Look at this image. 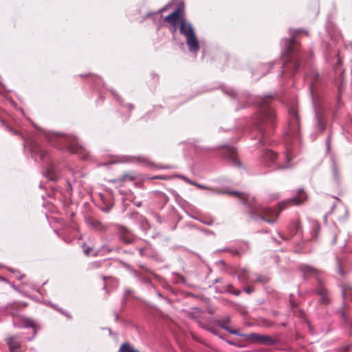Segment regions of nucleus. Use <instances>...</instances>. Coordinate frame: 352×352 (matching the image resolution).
Instances as JSON below:
<instances>
[{
  "label": "nucleus",
  "instance_id": "obj_1",
  "mask_svg": "<svg viewBox=\"0 0 352 352\" xmlns=\"http://www.w3.org/2000/svg\"><path fill=\"white\" fill-rule=\"evenodd\" d=\"M217 193H224V191H218ZM225 193L236 195L239 201L248 208L252 219L263 221L277 218L279 212L285 207L289 205L299 206L307 200V195L303 188L298 189L295 197L279 203L276 208L262 206L257 201L254 196L245 192L232 190L226 191Z\"/></svg>",
  "mask_w": 352,
  "mask_h": 352
},
{
  "label": "nucleus",
  "instance_id": "obj_2",
  "mask_svg": "<svg viewBox=\"0 0 352 352\" xmlns=\"http://www.w3.org/2000/svg\"><path fill=\"white\" fill-rule=\"evenodd\" d=\"M271 98L272 96L268 95L265 97H259L257 99L258 110L252 120V125L258 131L262 142L270 133L274 124V113L269 105Z\"/></svg>",
  "mask_w": 352,
  "mask_h": 352
},
{
  "label": "nucleus",
  "instance_id": "obj_3",
  "mask_svg": "<svg viewBox=\"0 0 352 352\" xmlns=\"http://www.w3.org/2000/svg\"><path fill=\"white\" fill-rule=\"evenodd\" d=\"M179 10L177 9L166 16L164 21L170 23L175 27L174 31L176 26H179L180 34L186 38V42L189 51L196 56L199 50V43L195 30L190 23L186 21L184 18L179 17Z\"/></svg>",
  "mask_w": 352,
  "mask_h": 352
},
{
  "label": "nucleus",
  "instance_id": "obj_4",
  "mask_svg": "<svg viewBox=\"0 0 352 352\" xmlns=\"http://www.w3.org/2000/svg\"><path fill=\"white\" fill-rule=\"evenodd\" d=\"M319 80V73L315 69H311L305 78V83L307 85L311 96L315 118L317 121V127L320 132H322L324 131L326 127V116L322 104L321 98L315 93L316 86Z\"/></svg>",
  "mask_w": 352,
  "mask_h": 352
},
{
  "label": "nucleus",
  "instance_id": "obj_5",
  "mask_svg": "<svg viewBox=\"0 0 352 352\" xmlns=\"http://www.w3.org/2000/svg\"><path fill=\"white\" fill-rule=\"evenodd\" d=\"M283 42L285 45V60L283 63V69L281 75L285 73L294 75L300 66L302 56L297 50L294 36L290 39H285Z\"/></svg>",
  "mask_w": 352,
  "mask_h": 352
},
{
  "label": "nucleus",
  "instance_id": "obj_6",
  "mask_svg": "<svg viewBox=\"0 0 352 352\" xmlns=\"http://www.w3.org/2000/svg\"><path fill=\"white\" fill-rule=\"evenodd\" d=\"M292 151L287 149L286 153L281 157L270 149H265L261 155V162L264 166L274 169L285 170L292 168L294 163Z\"/></svg>",
  "mask_w": 352,
  "mask_h": 352
},
{
  "label": "nucleus",
  "instance_id": "obj_7",
  "mask_svg": "<svg viewBox=\"0 0 352 352\" xmlns=\"http://www.w3.org/2000/svg\"><path fill=\"white\" fill-rule=\"evenodd\" d=\"M31 152L34 157H38L43 162V175L52 181H56L59 177L57 166L50 160L49 154L39 146H32Z\"/></svg>",
  "mask_w": 352,
  "mask_h": 352
},
{
  "label": "nucleus",
  "instance_id": "obj_8",
  "mask_svg": "<svg viewBox=\"0 0 352 352\" xmlns=\"http://www.w3.org/2000/svg\"><path fill=\"white\" fill-rule=\"evenodd\" d=\"M289 126L287 131L288 137H295L298 135L300 130V120L296 110L292 109L289 111Z\"/></svg>",
  "mask_w": 352,
  "mask_h": 352
},
{
  "label": "nucleus",
  "instance_id": "obj_9",
  "mask_svg": "<svg viewBox=\"0 0 352 352\" xmlns=\"http://www.w3.org/2000/svg\"><path fill=\"white\" fill-rule=\"evenodd\" d=\"M68 148L71 152L78 154L85 160L87 159L88 152L82 146L78 145V142L76 140H72L71 144L68 145Z\"/></svg>",
  "mask_w": 352,
  "mask_h": 352
},
{
  "label": "nucleus",
  "instance_id": "obj_10",
  "mask_svg": "<svg viewBox=\"0 0 352 352\" xmlns=\"http://www.w3.org/2000/svg\"><path fill=\"white\" fill-rule=\"evenodd\" d=\"M225 157L230 160L234 166H240L241 164L236 157V152L233 146H226Z\"/></svg>",
  "mask_w": 352,
  "mask_h": 352
},
{
  "label": "nucleus",
  "instance_id": "obj_11",
  "mask_svg": "<svg viewBox=\"0 0 352 352\" xmlns=\"http://www.w3.org/2000/svg\"><path fill=\"white\" fill-rule=\"evenodd\" d=\"M250 337L258 343L272 344V339L267 336H261L258 334H251Z\"/></svg>",
  "mask_w": 352,
  "mask_h": 352
},
{
  "label": "nucleus",
  "instance_id": "obj_12",
  "mask_svg": "<svg viewBox=\"0 0 352 352\" xmlns=\"http://www.w3.org/2000/svg\"><path fill=\"white\" fill-rule=\"evenodd\" d=\"M102 199L103 200V205L100 206L101 210H102L104 212H108L112 208L113 204L111 201V196L109 195L108 197L103 198L102 197Z\"/></svg>",
  "mask_w": 352,
  "mask_h": 352
},
{
  "label": "nucleus",
  "instance_id": "obj_13",
  "mask_svg": "<svg viewBox=\"0 0 352 352\" xmlns=\"http://www.w3.org/2000/svg\"><path fill=\"white\" fill-rule=\"evenodd\" d=\"M331 168L333 179L335 182V183L338 184L340 182V175L338 166L334 160H332Z\"/></svg>",
  "mask_w": 352,
  "mask_h": 352
},
{
  "label": "nucleus",
  "instance_id": "obj_14",
  "mask_svg": "<svg viewBox=\"0 0 352 352\" xmlns=\"http://www.w3.org/2000/svg\"><path fill=\"white\" fill-rule=\"evenodd\" d=\"M7 343L10 347V349L12 352H14L15 349H16L19 346V342L17 339L14 338H10L7 340Z\"/></svg>",
  "mask_w": 352,
  "mask_h": 352
},
{
  "label": "nucleus",
  "instance_id": "obj_15",
  "mask_svg": "<svg viewBox=\"0 0 352 352\" xmlns=\"http://www.w3.org/2000/svg\"><path fill=\"white\" fill-rule=\"evenodd\" d=\"M180 178H182V179H184V181H186V182L193 185V186H197V188H200V189H209L208 187L207 186H205L204 185H201V184H199L197 182H195L192 180H190V179L187 178L185 176H179Z\"/></svg>",
  "mask_w": 352,
  "mask_h": 352
},
{
  "label": "nucleus",
  "instance_id": "obj_16",
  "mask_svg": "<svg viewBox=\"0 0 352 352\" xmlns=\"http://www.w3.org/2000/svg\"><path fill=\"white\" fill-rule=\"evenodd\" d=\"M119 352H139L133 349L129 344L124 343L120 348Z\"/></svg>",
  "mask_w": 352,
  "mask_h": 352
},
{
  "label": "nucleus",
  "instance_id": "obj_17",
  "mask_svg": "<svg viewBox=\"0 0 352 352\" xmlns=\"http://www.w3.org/2000/svg\"><path fill=\"white\" fill-rule=\"evenodd\" d=\"M1 124L3 126H4L6 127V129L9 131L11 133H12L13 135H19V132L13 129L12 128H11L9 125H8L6 122L3 120H0Z\"/></svg>",
  "mask_w": 352,
  "mask_h": 352
},
{
  "label": "nucleus",
  "instance_id": "obj_18",
  "mask_svg": "<svg viewBox=\"0 0 352 352\" xmlns=\"http://www.w3.org/2000/svg\"><path fill=\"white\" fill-rule=\"evenodd\" d=\"M46 138L50 141L52 142L54 138H56L58 137V135L54 133H46L43 131Z\"/></svg>",
  "mask_w": 352,
  "mask_h": 352
},
{
  "label": "nucleus",
  "instance_id": "obj_19",
  "mask_svg": "<svg viewBox=\"0 0 352 352\" xmlns=\"http://www.w3.org/2000/svg\"><path fill=\"white\" fill-rule=\"evenodd\" d=\"M170 194L175 199L176 201H179L180 199V196L179 194L173 189L168 190Z\"/></svg>",
  "mask_w": 352,
  "mask_h": 352
},
{
  "label": "nucleus",
  "instance_id": "obj_20",
  "mask_svg": "<svg viewBox=\"0 0 352 352\" xmlns=\"http://www.w3.org/2000/svg\"><path fill=\"white\" fill-rule=\"evenodd\" d=\"M83 250H84L85 254H86L87 255L92 254L93 248H91V247H85V246H84Z\"/></svg>",
  "mask_w": 352,
  "mask_h": 352
},
{
  "label": "nucleus",
  "instance_id": "obj_21",
  "mask_svg": "<svg viewBox=\"0 0 352 352\" xmlns=\"http://www.w3.org/2000/svg\"><path fill=\"white\" fill-rule=\"evenodd\" d=\"M124 180L129 179L130 181H132L135 179V176L129 175V174H125L122 176Z\"/></svg>",
  "mask_w": 352,
  "mask_h": 352
},
{
  "label": "nucleus",
  "instance_id": "obj_22",
  "mask_svg": "<svg viewBox=\"0 0 352 352\" xmlns=\"http://www.w3.org/2000/svg\"><path fill=\"white\" fill-rule=\"evenodd\" d=\"M330 141H331V137L329 136L328 138L326 140V146H327V151L330 149Z\"/></svg>",
  "mask_w": 352,
  "mask_h": 352
},
{
  "label": "nucleus",
  "instance_id": "obj_23",
  "mask_svg": "<svg viewBox=\"0 0 352 352\" xmlns=\"http://www.w3.org/2000/svg\"><path fill=\"white\" fill-rule=\"evenodd\" d=\"M226 93L227 94L230 95L232 97H234V96H235V95H236L235 91H233V90L227 91Z\"/></svg>",
  "mask_w": 352,
  "mask_h": 352
},
{
  "label": "nucleus",
  "instance_id": "obj_24",
  "mask_svg": "<svg viewBox=\"0 0 352 352\" xmlns=\"http://www.w3.org/2000/svg\"><path fill=\"white\" fill-rule=\"evenodd\" d=\"M132 218L135 219H139L140 218L139 214L138 212L133 213Z\"/></svg>",
  "mask_w": 352,
  "mask_h": 352
},
{
  "label": "nucleus",
  "instance_id": "obj_25",
  "mask_svg": "<svg viewBox=\"0 0 352 352\" xmlns=\"http://www.w3.org/2000/svg\"><path fill=\"white\" fill-rule=\"evenodd\" d=\"M154 178L155 179H165V177L164 176H161V175L155 176Z\"/></svg>",
  "mask_w": 352,
  "mask_h": 352
},
{
  "label": "nucleus",
  "instance_id": "obj_26",
  "mask_svg": "<svg viewBox=\"0 0 352 352\" xmlns=\"http://www.w3.org/2000/svg\"><path fill=\"white\" fill-rule=\"evenodd\" d=\"M126 108L129 109H132L133 108V106L132 104H126Z\"/></svg>",
  "mask_w": 352,
  "mask_h": 352
},
{
  "label": "nucleus",
  "instance_id": "obj_27",
  "mask_svg": "<svg viewBox=\"0 0 352 352\" xmlns=\"http://www.w3.org/2000/svg\"><path fill=\"white\" fill-rule=\"evenodd\" d=\"M135 204L138 206V207H140L141 206V202H135Z\"/></svg>",
  "mask_w": 352,
  "mask_h": 352
},
{
  "label": "nucleus",
  "instance_id": "obj_28",
  "mask_svg": "<svg viewBox=\"0 0 352 352\" xmlns=\"http://www.w3.org/2000/svg\"><path fill=\"white\" fill-rule=\"evenodd\" d=\"M232 333L236 334V333L235 331H230Z\"/></svg>",
  "mask_w": 352,
  "mask_h": 352
},
{
  "label": "nucleus",
  "instance_id": "obj_29",
  "mask_svg": "<svg viewBox=\"0 0 352 352\" xmlns=\"http://www.w3.org/2000/svg\"><path fill=\"white\" fill-rule=\"evenodd\" d=\"M166 10V8H162V10H160V12H162V11H164V10Z\"/></svg>",
  "mask_w": 352,
  "mask_h": 352
},
{
  "label": "nucleus",
  "instance_id": "obj_30",
  "mask_svg": "<svg viewBox=\"0 0 352 352\" xmlns=\"http://www.w3.org/2000/svg\"><path fill=\"white\" fill-rule=\"evenodd\" d=\"M245 291H246L247 293H250V289H246Z\"/></svg>",
  "mask_w": 352,
  "mask_h": 352
},
{
  "label": "nucleus",
  "instance_id": "obj_31",
  "mask_svg": "<svg viewBox=\"0 0 352 352\" xmlns=\"http://www.w3.org/2000/svg\"><path fill=\"white\" fill-rule=\"evenodd\" d=\"M208 223V225H211L210 221H206Z\"/></svg>",
  "mask_w": 352,
  "mask_h": 352
}]
</instances>
